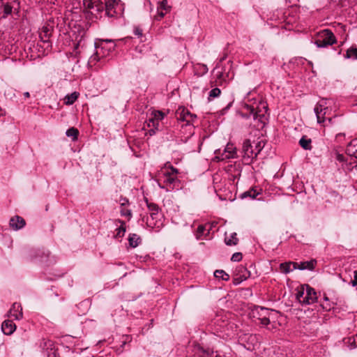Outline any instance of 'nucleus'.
Returning <instances> with one entry per match:
<instances>
[{
  "mask_svg": "<svg viewBox=\"0 0 357 357\" xmlns=\"http://www.w3.org/2000/svg\"><path fill=\"white\" fill-rule=\"evenodd\" d=\"M319 107H326V102L325 100H321L319 101L315 106L314 110V113L316 114L317 122L319 123H323L324 126H327L329 124H332L333 123V119L331 117L328 118H324L323 120H321V116H320V112H319Z\"/></svg>",
  "mask_w": 357,
  "mask_h": 357,
  "instance_id": "9b49d317",
  "label": "nucleus"
},
{
  "mask_svg": "<svg viewBox=\"0 0 357 357\" xmlns=\"http://www.w3.org/2000/svg\"><path fill=\"white\" fill-rule=\"evenodd\" d=\"M120 213L122 216L128 217L129 219L132 217V212L130 209L122 208Z\"/></svg>",
  "mask_w": 357,
  "mask_h": 357,
  "instance_id": "ea45409f",
  "label": "nucleus"
},
{
  "mask_svg": "<svg viewBox=\"0 0 357 357\" xmlns=\"http://www.w3.org/2000/svg\"><path fill=\"white\" fill-rule=\"evenodd\" d=\"M8 316L16 320L21 319L23 317L21 304L19 303H14L8 312Z\"/></svg>",
  "mask_w": 357,
  "mask_h": 357,
  "instance_id": "2eb2a0df",
  "label": "nucleus"
},
{
  "mask_svg": "<svg viewBox=\"0 0 357 357\" xmlns=\"http://www.w3.org/2000/svg\"><path fill=\"white\" fill-rule=\"evenodd\" d=\"M206 227L203 225H200L198 226L197 230L195 231V236L197 240L203 239V236H206L210 233V229H208L207 232H206Z\"/></svg>",
  "mask_w": 357,
  "mask_h": 357,
  "instance_id": "4be33fe9",
  "label": "nucleus"
},
{
  "mask_svg": "<svg viewBox=\"0 0 357 357\" xmlns=\"http://www.w3.org/2000/svg\"><path fill=\"white\" fill-rule=\"evenodd\" d=\"M134 33L135 36H137L138 38H140L142 36V30L139 27H135L134 29Z\"/></svg>",
  "mask_w": 357,
  "mask_h": 357,
  "instance_id": "49530a36",
  "label": "nucleus"
},
{
  "mask_svg": "<svg viewBox=\"0 0 357 357\" xmlns=\"http://www.w3.org/2000/svg\"><path fill=\"white\" fill-rule=\"evenodd\" d=\"M145 202L146 204V206L150 213L151 219L147 218L146 224L147 226L151 228L153 227H160V225H157V221L159 219V207L158 206L152 202H149L148 199L146 198Z\"/></svg>",
  "mask_w": 357,
  "mask_h": 357,
  "instance_id": "39448f33",
  "label": "nucleus"
},
{
  "mask_svg": "<svg viewBox=\"0 0 357 357\" xmlns=\"http://www.w3.org/2000/svg\"><path fill=\"white\" fill-rule=\"evenodd\" d=\"M243 258L241 252H235L232 255L231 260L232 261H240Z\"/></svg>",
  "mask_w": 357,
  "mask_h": 357,
  "instance_id": "a19ab883",
  "label": "nucleus"
},
{
  "mask_svg": "<svg viewBox=\"0 0 357 357\" xmlns=\"http://www.w3.org/2000/svg\"><path fill=\"white\" fill-rule=\"evenodd\" d=\"M141 241V238L138 235L135 234H131L129 235L128 242L130 247H137L140 244Z\"/></svg>",
  "mask_w": 357,
  "mask_h": 357,
  "instance_id": "a878e982",
  "label": "nucleus"
},
{
  "mask_svg": "<svg viewBox=\"0 0 357 357\" xmlns=\"http://www.w3.org/2000/svg\"><path fill=\"white\" fill-rule=\"evenodd\" d=\"M356 337H357V334H356Z\"/></svg>",
  "mask_w": 357,
  "mask_h": 357,
  "instance_id": "0e129e2a",
  "label": "nucleus"
},
{
  "mask_svg": "<svg viewBox=\"0 0 357 357\" xmlns=\"http://www.w3.org/2000/svg\"><path fill=\"white\" fill-rule=\"evenodd\" d=\"M345 59H357V47H351L348 49L344 55Z\"/></svg>",
  "mask_w": 357,
  "mask_h": 357,
  "instance_id": "c756f323",
  "label": "nucleus"
},
{
  "mask_svg": "<svg viewBox=\"0 0 357 357\" xmlns=\"http://www.w3.org/2000/svg\"><path fill=\"white\" fill-rule=\"evenodd\" d=\"M84 6L91 10L96 18H100L102 13L105 11V3L101 0H84Z\"/></svg>",
  "mask_w": 357,
  "mask_h": 357,
  "instance_id": "20e7f679",
  "label": "nucleus"
},
{
  "mask_svg": "<svg viewBox=\"0 0 357 357\" xmlns=\"http://www.w3.org/2000/svg\"><path fill=\"white\" fill-rule=\"evenodd\" d=\"M119 0H108L105 3V13L108 17L116 15V8L119 6Z\"/></svg>",
  "mask_w": 357,
  "mask_h": 357,
  "instance_id": "9d476101",
  "label": "nucleus"
},
{
  "mask_svg": "<svg viewBox=\"0 0 357 357\" xmlns=\"http://www.w3.org/2000/svg\"><path fill=\"white\" fill-rule=\"evenodd\" d=\"M215 357H221V356L217 354Z\"/></svg>",
  "mask_w": 357,
  "mask_h": 357,
  "instance_id": "052dcab7",
  "label": "nucleus"
},
{
  "mask_svg": "<svg viewBox=\"0 0 357 357\" xmlns=\"http://www.w3.org/2000/svg\"><path fill=\"white\" fill-rule=\"evenodd\" d=\"M305 296V284L302 285L301 288H299L297 291V293L296 294V298L298 301L299 303L303 304V298Z\"/></svg>",
  "mask_w": 357,
  "mask_h": 357,
  "instance_id": "72a5a7b5",
  "label": "nucleus"
},
{
  "mask_svg": "<svg viewBox=\"0 0 357 357\" xmlns=\"http://www.w3.org/2000/svg\"><path fill=\"white\" fill-rule=\"evenodd\" d=\"M53 355H54V357H56V354H55V353H53Z\"/></svg>",
  "mask_w": 357,
  "mask_h": 357,
  "instance_id": "e2e57ef3",
  "label": "nucleus"
},
{
  "mask_svg": "<svg viewBox=\"0 0 357 357\" xmlns=\"http://www.w3.org/2000/svg\"><path fill=\"white\" fill-rule=\"evenodd\" d=\"M221 93V91L218 88H214L209 92L208 100H211L213 98L218 97Z\"/></svg>",
  "mask_w": 357,
  "mask_h": 357,
  "instance_id": "c9c22d12",
  "label": "nucleus"
},
{
  "mask_svg": "<svg viewBox=\"0 0 357 357\" xmlns=\"http://www.w3.org/2000/svg\"><path fill=\"white\" fill-rule=\"evenodd\" d=\"M96 52L94 54H93L89 59V63H96L97 61L100 60V58L106 56V54L105 52H101L100 50L97 48L96 46Z\"/></svg>",
  "mask_w": 357,
  "mask_h": 357,
  "instance_id": "cd10ccee",
  "label": "nucleus"
},
{
  "mask_svg": "<svg viewBox=\"0 0 357 357\" xmlns=\"http://www.w3.org/2000/svg\"><path fill=\"white\" fill-rule=\"evenodd\" d=\"M315 262L314 261L301 262L298 267L299 270H312L314 267Z\"/></svg>",
  "mask_w": 357,
  "mask_h": 357,
  "instance_id": "7c9ffc66",
  "label": "nucleus"
},
{
  "mask_svg": "<svg viewBox=\"0 0 357 357\" xmlns=\"http://www.w3.org/2000/svg\"><path fill=\"white\" fill-rule=\"evenodd\" d=\"M261 189H257L256 187H252L250 188L248 190L243 192L239 195V197L241 199L250 198L251 199H254L257 197V195L261 194Z\"/></svg>",
  "mask_w": 357,
  "mask_h": 357,
  "instance_id": "f3484780",
  "label": "nucleus"
},
{
  "mask_svg": "<svg viewBox=\"0 0 357 357\" xmlns=\"http://www.w3.org/2000/svg\"><path fill=\"white\" fill-rule=\"evenodd\" d=\"M261 109L257 107V109L253 105L245 104L243 106L242 111L240 112L241 116L245 119H249L252 116L254 120H257L264 126L268 120L266 116L268 107L264 103H261Z\"/></svg>",
  "mask_w": 357,
  "mask_h": 357,
  "instance_id": "f257e3e1",
  "label": "nucleus"
},
{
  "mask_svg": "<svg viewBox=\"0 0 357 357\" xmlns=\"http://www.w3.org/2000/svg\"><path fill=\"white\" fill-rule=\"evenodd\" d=\"M42 253H43V255H45L46 257H48V255H49L48 252L47 253H45V252H43Z\"/></svg>",
  "mask_w": 357,
  "mask_h": 357,
  "instance_id": "13d9d810",
  "label": "nucleus"
},
{
  "mask_svg": "<svg viewBox=\"0 0 357 357\" xmlns=\"http://www.w3.org/2000/svg\"><path fill=\"white\" fill-rule=\"evenodd\" d=\"M96 47L101 52H105L107 56L110 52L114 50L116 45L114 40L107 39L102 40Z\"/></svg>",
  "mask_w": 357,
  "mask_h": 357,
  "instance_id": "ddd939ff",
  "label": "nucleus"
},
{
  "mask_svg": "<svg viewBox=\"0 0 357 357\" xmlns=\"http://www.w3.org/2000/svg\"><path fill=\"white\" fill-rule=\"evenodd\" d=\"M265 142L263 140L258 141L257 142L255 143V153H257V155L261 152V151L264 147Z\"/></svg>",
  "mask_w": 357,
  "mask_h": 357,
  "instance_id": "e433bc0d",
  "label": "nucleus"
},
{
  "mask_svg": "<svg viewBox=\"0 0 357 357\" xmlns=\"http://www.w3.org/2000/svg\"><path fill=\"white\" fill-rule=\"evenodd\" d=\"M176 118L178 120L185 121L187 124H189L196 118V115L191 114L189 111L183 108L181 109H179L176 112Z\"/></svg>",
  "mask_w": 357,
  "mask_h": 357,
  "instance_id": "4468645a",
  "label": "nucleus"
},
{
  "mask_svg": "<svg viewBox=\"0 0 357 357\" xmlns=\"http://www.w3.org/2000/svg\"><path fill=\"white\" fill-rule=\"evenodd\" d=\"M268 315L269 310L268 308L256 305L253 307L250 312V316L259 319L260 324L264 326H267L270 324Z\"/></svg>",
  "mask_w": 357,
  "mask_h": 357,
  "instance_id": "423d86ee",
  "label": "nucleus"
},
{
  "mask_svg": "<svg viewBox=\"0 0 357 357\" xmlns=\"http://www.w3.org/2000/svg\"><path fill=\"white\" fill-rule=\"evenodd\" d=\"M322 308L326 311H329L331 308V304L329 302H326V304H321Z\"/></svg>",
  "mask_w": 357,
  "mask_h": 357,
  "instance_id": "8fccbe9b",
  "label": "nucleus"
},
{
  "mask_svg": "<svg viewBox=\"0 0 357 357\" xmlns=\"http://www.w3.org/2000/svg\"><path fill=\"white\" fill-rule=\"evenodd\" d=\"M214 276L218 278H221L225 281L229 280V275L223 270H216L214 272Z\"/></svg>",
  "mask_w": 357,
  "mask_h": 357,
  "instance_id": "473e14b6",
  "label": "nucleus"
},
{
  "mask_svg": "<svg viewBox=\"0 0 357 357\" xmlns=\"http://www.w3.org/2000/svg\"><path fill=\"white\" fill-rule=\"evenodd\" d=\"M159 187L162 189H165L167 191L178 190L180 188V181L177 176L164 172L162 183H159Z\"/></svg>",
  "mask_w": 357,
  "mask_h": 357,
  "instance_id": "7ed1b4c3",
  "label": "nucleus"
},
{
  "mask_svg": "<svg viewBox=\"0 0 357 357\" xmlns=\"http://www.w3.org/2000/svg\"><path fill=\"white\" fill-rule=\"evenodd\" d=\"M215 158L218 160H226L230 158H237L236 149L231 144H228L225 148L224 151L221 152L220 150L215 151Z\"/></svg>",
  "mask_w": 357,
  "mask_h": 357,
  "instance_id": "6e6552de",
  "label": "nucleus"
},
{
  "mask_svg": "<svg viewBox=\"0 0 357 357\" xmlns=\"http://www.w3.org/2000/svg\"><path fill=\"white\" fill-rule=\"evenodd\" d=\"M324 301H325L326 302H328V301H328V297H327V296H324Z\"/></svg>",
  "mask_w": 357,
  "mask_h": 357,
  "instance_id": "4d7b16f0",
  "label": "nucleus"
},
{
  "mask_svg": "<svg viewBox=\"0 0 357 357\" xmlns=\"http://www.w3.org/2000/svg\"><path fill=\"white\" fill-rule=\"evenodd\" d=\"M6 1H8V2H17V0H0V3L1 4H3Z\"/></svg>",
  "mask_w": 357,
  "mask_h": 357,
  "instance_id": "864d4df0",
  "label": "nucleus"
},
{
  "mask_svg": "<svg viewBox=\"0 0 357 357\" xmlns=\"http://www.w3.org/2000/svg\"><path fill=\"white\" fill-rule=\"evenodd\" d=\"M346 153L347 155L357 159V137L352 139L347 145Z\"/></svg>",
  "mask_w": 357,
  "mask_h": 357,
  "instance_id": "aec40b11",
  "label": "nucleus"
},
{
  "mask_svg": "<svg viewBox=\"0 0 357 357\" xmlns=\"http://www.w3.org/2000/svg\"><path fill=\"white\" fill-rule=\"evenodd\" d=\"M118 222H119L121 225L116 229V234L114 235V237L116 238L123 237L126 233L125 222L118 220Z\"/></svg>",
  "mask_w": 357,
  "mask_h": 357,
  "instance_id": "c85d7f7f",
  "label": "nucleus"
},
{
  "mask_svg": "<svg viewBox=\"0 0 357 357\" xmlns=\"http://www.w3.org/2000/svg\"><path fill=\"white\" fill-rule=\"evenodd\" d=\"M296 265L297 263L295 262L283 263L280 264V268L284 273H288L293 269H296Z\"/></svg>",
  "mask_w": 357,
  "mask_h": 357,
  "instance_id": "bb28decb",
  "label": "nucleus"
},
{
  "mask_svg": "<svg viewBox=\"0 0 357 357\" xmlns=\"http://www.w3.org/2000/svg\"><path fill=\"white\" fill-rule=\"evenodd\" d=\"M165 172L169 173L171 175L176 176L177 174L178 173V170L176 168L174 167L173 166H170V171H167Z\"/></svg>",
  "mask_w": 357,
  "mask_h": 357,
  "instance_id": "de8ad7c7",
  "label": "nucleus"
},
{
  "mask_svg": "<svg viewBox=\"0 0 357 357\" xmlns=\"http://www.w3.org/2000/svg\"><path fill=\"white\" fill-rule=\"evenodd\" d=\"M121 208L129 204V201L126 197H121L120 199Z\"/></svg>",
  "mask_w": 357,
  "mask_h": 357,
  "instance_id": "09e8293b",
  "label": "nucleus"
},
{
  "mask_svg": "<svg viewBox=\"0 0 357 357\" xmlns=\"http://www.w3.org/2000/svg\"><path fill=\"white\" fill-rule=\"evenodd\" d=\"M299 144L305 150L310 151L312 149V139L305 135L300 139Z\"/></svg>",
  "mask_w": 357,
  "mask_h": 357,
  "instance_id": "b1692460",
  "label": "nucleus"
},
{
  "mask_svg": "<svg viewBox=\"0 0 357 357\" xmlns=\"http://www.w3.org/2000/svg\"><path fill=\"white\" fill-rule=\"evenodd\" d=\"M158 10H163L167 11L170 9V6L167 5V0H163L160 3V6L158 8Z\"/></svg>",
  "mask_w": 357,
  "mask_h": 357,
  "instance_id": "58836bf2",
  "label": "nucleus"
},
{
  "mask_svg": "<svg viewBox=\"0 0 357 357\" xmlns=\"http://www.w3.org/2000/svg\"><path fill=\"white\" fill-rule=\"evenodd\" d=\"M224 59H225V58H224V57H223V58H222V59H220V62H221L222 61H223Z\"/></svg>",
  "mask_w": 357,
  "mask_h": 357,
  "instance_id": "680f3d73",
  "label": "nucleus"
},
{
  "mask_svg": "<svg viewBox=\"0 0 357 357\" xmlns=\"http://www.w3.org/2000/svg\"><path fill=\"white\" fill-rule=\"evenodd\" d=\"M328 110V107H319V112H320L321 120H323L324 116L326 114Z\"/></svg>",
  "mask_w": 357,
  "mask_h": 357,
  "instance_id": "a18cd8bd",
  "label": "nucleus"
},
{
  "mask_svg": "<svg viewBox=\"0 0 357 357\" xmlns=\"http://www.w3.org/2000/svg\"><path fill=\"white\" fill-rule=\"evenodd\" d=\"M213 73L215 74L216 78L220 80H225V74L219 70L218 66H215L213 70Z\"/></svg>",
  "mask_w": 357,
  "mask_h": 357,
  "instance_id": "4c0bfd02",
  "label": "nucleus"
},
{
  "mask_svg": "<svg viewBox=\"0 0 357 357\" xmlns=\"http://www.w3.org/2000/svg\"><path fill=\"white\" fill-rule=\"evenodd\" d=\"M356 338V337H352L348 339L347 344L351 349L357 347Z\"/></svg>",
  "mask_w": 357,
  "mask_h": 357,
  "instance_id": "79ce46f5",
  "label": "nucleus"
},
{
  "mask_svg": "<svg viewBox=\"0 0 357 357\" xmlns=\"http://www.w3.org/2000/svg\"><path fill=\"white\" fill-rule=\"evenodd\" d=\"M335 159L336 160L339 161L340 162H346V157L341 153H335Z\"/></svg>",
  "mask_w": 357,
  "mask_h": 357,
  "instance_id": "37998d69",
  "label": "nucleus"
},
{
  "mask_svg": "<svg viewBox=\"0 0 357 357\" xmlns=\"http://www.w3.org/2000/svg\"><path fill=\"white\" fill-rule=\"evenodd\" d=\"M53 29V26H52L50 23H47L42 27L40 31L39 37L40 41L43 42L44 44H47V48L52 47L51 43L50 41V38L52 36Z\"/></svg>",
  "mask_w": 357,
  "mask_h": 357,
  "instance_id": "1a4fd4ad",
  "label": "nucleus"
},
{
  "mask_svg": "<svg viewBox=\"0 0 357 357\" xmlns=\"http://www.w3.org/2000/svg\"><path fill=\"white\" fill-rule=\"evenodd\" d=\"M317 300V292L309 284H305V296L303 298V304L310 305Z\"/></svg>",
  "mask_w": 357,
  "mask_h": 357,
  "instance_id": "f8f14e48",
  "label": "nucleus"
},
{
  "mask_svg": "<svg viewBox=\"0 0 357 357\" xmlns=\"http://www.w3.org/2000/svg\"><path fill=\"white\" fill-rule=\"evenodd\" d=\"M79 95V93L76 91H75L72 93H70V94H67L63 98L64 103L66 105H73L78 98Z\"/></svg>",
  "mask_w": 357,
  "mask_h": 357,
  "instance_id": "393cba45",
  "label": "nucleus"
},
{
  "mask_svg": "<svg viewBox=\"0 0 357 357\" xmlns=\"http://www.w3.org/2000/svg\"><path fill=\"white\" fill-rule=\"evenodd\" d=\"M15 329L16 325L12 320H5L1 324L2 332L6 335L13 334Z\"/></svg>",
  "mask_w": 357,
  "mask_h": 357,
  "instance_id": "a211bd4d",
  "label": "nucleus"
},
{
  "mask_svg": "<svg viewBox=\"0 0 357 357\" xmlns=\"http://www.w3.org/2000/svg\"><path fill=\"white\" fill-rule=\"evenodd\" d=\"M149 132H150V135H153V134H155V130H154V129H151V130H149Z\"/></svg>",
  "mask_w": 357,
  "mask_h": 357,
  "instance_id": "6e6d98bb",
  "label": "nucleus"
},
{
  "mask_svg": "<svg viewBox=\"0 0 357 357\" xmlns=\"http://www.w3.org/2000/svg\"><path fill=\"white\" fill-rule=\"evenodd\" d=\"M243 160L245 164H250L257 158V153L250 139H245L242 146Z\"/></svg>",
  "mask_w": 357,
  "mask_h": 357,
  "instance_id": "0eeeda50",
  "label": "nucleus"
},
{
  "mask_svg": "<svg viewBox=\"0 0 357 357\" xmlns=\"http://www.w3.org/2000/svg\"><path fill=\"white\" fill-rule=\"evenodd\" d=\"M165 15V13L163 12V10H159L158 9V14L155 16V20L160 21L161 19L164 17Z\"/></svg>",
  "mask_w": 357,
  "mask_h": 357,
  "instance_id": "c03bdc74",
  "label": "nucleus"
},
{
  "mask_svg": "<svg viewBox=\"0 0 357 357\" xmlns=\"http://www.w3.org/2000/svg\"><path fill=\"white\" fill-rule=\"evenodd\" d=\"M353 287H355L357 285V271H355L354 272V280L351 282Z\"/></svg>",
  "mask_w": 357,
  "mask_h": 357,
  "instance_id": "3c124183",
  "label": "nucleus"
},
{
  "mask_svg": "<svg viewBox=\"0 0 357 357\" xmlns=\"http://www.w3.org/2000/svg\"><path fill=\"white\" fill-rule=\"evenodd\" d=\"M10 3L11 2L6 1L3 4L0 3V7H3V13L6 15H8L12 13L13 6L10 5Z\"/></svg>",
  "mask_w": 357,
  "mask_h": 357,
  "instance_id": "f704fd0d",
  "label": "nucleus"
},
{
  "mask_svg": "<svg viewBox=\"0 0 357 357\" xmlns=\"http://www.w3.org/2000/svg\"><path fill=\"white\" fill-rule=\"evenodd\" d=\"M224 241L228 246H234L238 243L239 240L237 238V234L236 232L231 233L229 236H228L226 232L225 234Z\"/></svg>",
  "mask_w": 357,
  "mask_h": 357,
  "instance_id": "412c9836",
  "label": "nucleus"
},
{
  "mask_svg": "<svg viewBox=\"0 0 357 357\" xmlns=\"http://www.w3.org/2000/svg\"><path fill=\"white\" fill-rule=\"evenodd\" d=\"M23 95L25 98H28L30 97V93L29 92H24Z\"/></svg>",
  "mask_w": 357,
  "mask_h": 357,
  "instance_id": "5fc2aeb1",
  "label": "nucleus"
},
{
  "mask_svg": "<svg viewBox=\"0 0 357 357\" xmlns=\"http://www.w3.org/2000/svg\"><path fill=\"white\" fill-rule=\"evenodd\" d=\"M196 352L199 357H213V351L209 348L204 349L201 346H198Z\"/></svg>",
  "mask_w": 357,
  "mask_h": 357,
  "instance_id": "5701e85b",
  "label": "nucleus"
},
{
  "mask_svg": "<svg viewBox=\"0 0 357 357\" xmlns=\"http://www.w3.org/2000/svg\"><path fill=\"white\" fill-rule=\"evenodd\" d=\"M153 118L149 119V126H151L152 123L153 126L155 127V129H158L159 121L162 120L165 117V114L161 111H155L153 112Z\"/></svg>",
  "mask_w": 357,
  "mask_h": 357,
  "instance_id": "6ab92c4d",
  "label": "nucleus"
},
{
  "mask_svg": "<svg viewBox=\"0 0 357 357\" xmlns=\"http://www.w3.org/2000/svg\"><path fill=\"white\" fill-rule=\"evenodd\" d=\"M337 43L333 33L330 29H324L318 33L314 43L319 47H326Z\"/></svg>",
  "mask_w": 357,
  "mask_h": 357,
  "instance_id": "f03ea898",
  "label": "nucleus"
},
{
  "mask_svg": "<svg viewBox=\"0 0 357 357\" xmlns=\"http://www.w3.org/2000/svg\"><path fill=\"white\" fill-rule=\"evenodd\" d=\"M66 135L69 137H72L73 140H76L79 135V131L77 128L72 127L66 130Z\"/></svg>",
  "mask_w": 357,
  "mask_h": 357,
  "instance_id": "2f4dec72",
  "label": "nucleus"
},
{
  "mask_svg": "<svg viewBox=\"0 0 357 357\" xmlns=\"http://www.w3.org/2000/svg\"><path fill=\"white\" fill-rule=\"evenodd\" d=\"M202 72H203V74H205L208 72V69L207 68V66L205 65V64H202Z\"/></svg>",
  "mask_w": 357,
  "mask_h": 357,
  "instance_id": "603ef678",
  "label": "nucleus"
},
{
  "mask_svg": "<svg viewBox=\"0 0 357 357\" xmlns=\"http://www.w3.org/2000/svg\"><path fill=\"white\" fill-rule=\"evenodd\" d=\"M9 225L14 230H19L25 226L26 222L23 218L15 215L10 218Z\"/></svg>",
  "mask_w": 357,
  "mask_h": 357,
  "instance_id": "dca6fc26",
  "label": "nucleus"
},
{
  "mask_svg": "<svg viewBox=\"0 0 357 357\" xmlns=\"http://www.w3.org/2000/svg\"><path fill=\"white\" fill-rule=\"evenodd\" d=\"M231 103H229V104L228 105V106L225 108V109H228V108L231 106Z\"/></svg>",
  "mask_w": 357,
  "mask_h": 357,
  "instance_id": "bf43d9fd",
  "label": "nucleus"
}]
</instances>
